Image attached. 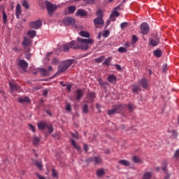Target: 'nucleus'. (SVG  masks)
<instances>
[{
    "mask_svg": "<svg viewBox=\"0 0 179 179\" xmlns=\"http://www.w3.org/2000/svg\"><path fill=\"white\" fill-rule=\"evenodd\" d=\"M77 41H73L70 42V45L73 50H83L84 51H87L90 46L94 44V40L92 38H78Z\"/></svg>",
    "mask_w": 179,
    "mask_h": 179,
    "instance_id": "obj_1",
    "label": "nucleus"
},
{
    "mask_svg": "<svg viewBox=\"0 0 179 179\" xmlns=\"http://www.w3.org/2000/svg\"><path fill=\"white\" fill-rule=\"evenodd\" d=\"M75 62V59H71L66 61L62 62L58 66V71L56 73V75H59V73H62L65 72L72 64Z\"/></svg>",
    "mask_w": 179,
    "mask_h": 179,
    "instance_id": "obj_2",
    "label": "nucleus"
},
{
    "mask_svg": "<svg viewBox=\"0 0 179 179\" xmlns=\"http://www.w3.org/2000/svg\"><path fill=\"white\" fill-rule=\"evenodd\" d=\"M9 86H10V92L12 96H15V92H17L18 93L22 92V90H20V87H19V85H17V84H16V83L13 84L10 82Z\"/></svg>",
    "mask_w": 179,
    "mask_h": 179,
    "instance_id": "obj_3",
    "label": "nucleus"
},
{
    "mask_svg": "<svg viewBox=\"0 0 179 179\" xmlns=\"http://www.w3.org/2000/svg\"><path fill=\"white\" fill-rule=\"evenodd\" d=\"M122 110H124V107L122 106V105H117L115 106L112 110H109L108 114L109 115H113V114L121 113Z\"/></svg>",
    "mask_w": 179,
    "mask_h": 179,
    "instance_id": "obj_4",
    "label": "nucleus"
},
{
    "mask_svg": "<svg viewBox=\"0 0 179 179\" xmlns=\"http://www.w3.org/2000/svg\"><path fill=\"white\" fill-rule=\"evenodd\" d=\"M18 66L21 69V72H26V69H27V66H29V63L26 62L24 59H20L17 63Z\"/></svg>",
    "mask_w": 179,
    "mask_h": 179,
    "instance_id": "obj_5",
    "label": "nucleus"
},
{
    "mask_svg": "<svg viewBox=\"0 0 179 179\" xmlns=\"http://www.w3.org/2000/svg\"><path fill=\"white\" fill-rule=\"evenodd\" d=\"M63 23L65 26H73L75 24V19L71 17H66L63 20Z\"/></svg>",
    "mask_w": 179,
    "mask_h": 179,
    "instance_id": "obj_6",
    "label": "nucleus"
},
{
    "mask_svg": "<svg viewBox=\"0 0 179 179\" xmlns=\"http://www.w3.org/2000/svg\"><path fill=\"white\" fill-rule=\"evenodd\" d=\"M46 6H47V9L48 10L49 15H51L52 12H55V10H57V6L53 5L49 1H46Z\"/></svg>",
    "mask_w": 179,
    "mask_h": 179,
    "instance_id": "obj_7",
    "label": "nucleus"
},
{
    "mask_svg": "<svg viewBox=\"0 0 179 179\" xmlns=\"http://www.w3.org/2000/svg\"><path fill=\"white\" fill-rule=\"evenodd\" d=\"M149 24H148V23L144 22L141 24V30L142 34H148V33H149Z\"/></svg>",
    "mask_w": 179,
    "mask_h": 179,
    "instance_id": "obj_8",
    "label": "nucleus"
},
{
    "mask_svg": "<svg viewBox=\"0 0 179 179\" xmlns=\"http://www.w3.org/2000/svg\"><path fill=\"white\" fill-rule=\"evenodd\" d=\"M43 22H41V20H38L35 22H32L29 24V27L31 29H38V27H41L42 26Z\"/></svg>",
    "mask_w": 179,
    "mask_h": 179,
    "instance_id": "obj_9",
    "label": "nucleus"
},
{
    "mask_svg": "<svg viewBox=\"0 0 179 179\" xmlns=\"http://www.w3.org/2000/svg\"><path fill=\"white\" fill-rule=\"evenodd\" d=\"M117 9H120V6H117L112 12V14L110 16V19L112 20V22L115 20V17H118L120 16V13L117 12Z\"/></svg>",
    "mask_w": 179,
    "mask_h": 179,
    "instance_id": "obj_10",
    "label": "nucleus"
},
{
    "mask_svg": "<svg viewBox=\"0 0 179 179\" xmlns=\"http://www.w3.org/2000/svg\"><path fill=\"white\" fill-rule=\"evenodd\" d=\"M138 83L140 86H142L143 89H148V86H149L148 79L146 78H142L138 81Z\"/></svg>",
    "mask_w": 179,
    "mask_h": 179,
    "instance_id": "obj_11",
    "label": "nucleus"
},
{
    "mask_svg": "<svg viewBox=\"0 0 179 179\" xmlns=\"http://www.w3.org/2000/svg\"><path fill=\"white\" fill-rule=\"evenodd\" d=\"M149 45L150 47H156L157 45H159V38L150 39Z\"/></svg>",
    "mask_w": 179,
    "mask_h": 179,
    "instance_id": "obj_12",
    "label": "nucleus"
},
{
    "mask_svg": "<svg viewBox=\"0 0 179 179\" xmlns=\"http://www.w3.org/2000/svg\"><path fill=\"white\" fill-rule=\"evenodd\" d=\"M87 103L89 101H94V99H96V93L94 92H88L86 97Z\"/></svg>",
    "mask_w": 179,
    "mask_h": 179,
    "instance_id": "obj_13",
    "label": "nucleus"
},
{
    "mask_svg": "<svg viewBox=\"0 0 179 179\" xmlns=\"http://www.w3.org/2000/svg\"><path fill=\"white\" fill-rule=\"evenodd\" d=\"M76 97L77 101H79V100H80V99L83 97V90L80 89H78L76 91Z\"/></svg>",
    "mask_w": 179,
    "mask_h": 179,
    "instance_id": "obj_14",
    "label": "nucleus"
},
{
    "mask_svg": "<svg viewBox=\"0 0 179 179\" xmlns=\"http://www.w3.org/2000/svg\"><path fill=\"white\" fill-rule=\"evenodd\" d=\"M23 47H29V45H31V40H30L29 38L24 36V41L22 43Z\"/></svg>",
    "mask_w": 179,
    "mask_h": 179,
    "instance_id": "obj_15",
    "label": "nucleus"
},
{
    "mask_svg": "<svg viewBox=\"0 0 179 179\" xmlns=\"http://www.w3.org/2000/svg\"><path fill=\"white\" fill-rule=\"evenodd\" d=\"M87 162H94L95 164H100L101 163V158L99 157H95L94 158H90L87 159Z\"/></svg>",
    "mask_w": 179,
    "mask_h": 179,
    "instance_id": "obj_16",
    "label": "nucleus"
},
{
    "mask_svg": "<svg viewBox=\"0 0 179 179\" xmlns=\"http://www.w3.org/2000/svg\"><path fill=\"white\" fill-rule=\"evenodd\" d=\"M47 127H48V124L45 122H40L38 123V129L43 130V129H45Z\"/></svg>",
    "mask_w": 179,
    "mask_h": 179,
    "instance_id": "obj_17",
    "label": "nucleus"
},
{
    "mask_svg": "<svg viewBox=\"0 0 179 179\" xmlns=\"http://www.w3.org/2000/svg\"><path fill=\"white\" fill-rule=\"evenodd\" d=\"M94 23L96 27H97V24H104V21L102 17H96L94 20Z\"/></svg>",
    "mask_w": 179,
    "mask_h": 179,
    "instance_id": "obj_18",
    "label": "nucleus"
},
{
    "mask_svg": "<svg viewBox=\"0 0 179 179\" xmlns=\"http://www.w3.org/2000/svg\"><path fill=\"white\" fill-rule=\"evenodd\" d=\"M108 82H109V83H115L117 82V76L115 75L108 76Z\"/></svg>",
    "mask_w": 179,
    "mask_h": 179,
    "instance_id": "obj_19",
    "label": "nucleus"
},
{
    "mask_svg": "<svg viewBox=\"0 0 179 179\" xmlns=\"http://www.w3.org/2000/svg\"><path fill=\"white\" fill-rule=\"evenodd\" d=\"M76 16H87V13L83 9H79L76 13Z\"/></svg>",
    "mask_w": 179,
    "mask_h": 179,
    "instance_id": "obj_20",
    "label": "nucleus"
},
{
    "mask_svg": "<svg viewBox=\"0 0 179 179\" xmlns=\"http://www.w3.org/2000/svg\"><path fill=\"white\" fill-rule=\"evenodd\" d=\"M21 14H22V8L20 7V4H18L16 6V12H15L16 17L17 19H20Z\"/></svg>",
    "mask_w": 179,
    "mask_h": 179,
    "instance_id": "obj_21",
    "label": "nucleus"
},
{
    "mask_svg": "<svg viewBox=\"0 0 179 179\" xmlns=\"http://www.w3.org/2000/svg\"><path fill=\"white\" fill-rule=\"evenodd\" d=\"M119 164H121L122 166H125L126 167H128V166H131V162L128 160L125 159H121L119 161Z\"/></svg>",
    "mask_w": 179,
    "mask_h": 179,
    "instance_id": "obj_22",
    "label": "nucleus"
},
{
    "mask_svg": "<svg viewBox=\"0 0 179 179\" xmlns=\"http://www.w3.org/2000/svg\"><path fill=\"white\" fill-rule=\"evenodd\" d=\"M71 145L72 146H73V148L75 149H76L78 150V152H80V150H82V148H80V146L78 144H76V142L75 141V140L71 139Z\"/></svg>",
    "mask_w": 179,
    "mask_h": 179,
    "instance_id": "obj_23",
    "label": "nucleus"
},
{
    "mask_svg": "<svg viewBox=\"0 0 179 179\" xmlns=\"http://www.w3.org/2000/svg\"><path fill=\"white\" fill-rule=\"evenodd\" d=\"M133 162L135 163H138L139 164H142L143 163V159L139 158L138 156H133L132 157Z\"/></svg>",
    "mask_w": 179,
    "mask_h": 179,
    "instance_id": "obj_24",
    "label": "nucleus"
},
{
    "mask_svg": "<svg viewBox=\"0 0 179 179\" xmlns=\"http://www.w3.org/2000/svg\"><path fill=\"white\" fill-rule=\"evenodd\" d=\"M39 72L41 75H42V76H48L50 75V72H48V71L43 68L39 69Z\"/></svg>",
    "mask_w": 179,
    "mask_h": 179,
    "instance_id": "obj_25",
    "label": "nucleus"
},
{
    "mask_svg": "<svg viewBox=\"0 0 179 179\" xmlns=\"http://www.w3.org/2000/svg\"><path fill=\"white\" fill-rule=\"evenodd\" d=\"M153 172H145L143 176V179H151Z\"/></svg>",
    "mask_w": 179,
    "mask_h": 179,
    "instance_id": "obj_26",
    "label": "nucleus"
},
{
    "mask_svg": "<svg viewBox=\"0 0 179 179\" xmlns=\"http://www.w3.org/2000/svg\"><path fill=\"white\" fill-rule=\"evenodd\" d=\"M79 36L81 37H85L86 38H89L90 37V34L85 31H82L79 33Z\"/></svg>",
    "mask_w": 179,
    "mask_h": 179,
    "instance_id": "obj_27",
    "label": "nucleus"
},
{
    "mask_svg": "<svg viewBox=\"0 0 179 179\" xmlns=\"http://www.w3.org/2000/svg\"><path fill=\"white\" fill-rule=\"evenodd\" d=\"M69 48H72L71 47V43L65 44L62 46V51H64V52H68V51H69Z\"/></svg>",
    "mask_w": 179,
    "mask_h": 179,
    "instance_id": "obj_28",
    "label": "nucleus"
},
{
    "mask_svg": "<svg viewBox=\"0 0 179 179\" xmlns=\"http://www.w3.org/2000/svg\"><path fill=\"white\" fill-rule=\"evenodd\" d=\"M20 103H30V99L27 96L22 97L18 99Z\"/></svg>",
    "mask_w": 179,
    "mask_h": 179,
    "instance_id": "obj_29",
    "label": "nucleus"
},
{
    "mask_svg": "<svg viewBox=\"0 0 179 179\" xmlns=\"http://www.w3.org/2000/svg\"><path fill=\"white\" fill-rule=\"evenodd\" d=\"M27 36H29V37H30L31 38H34V37H36V31L29 30L27 32Z\"/></svg>",
    "mask_w": 179,
    "mask_h": 179,
    "instance_id": "obj_30",
    "label": "nucleus"
},
{
    "mask_svg": "<svg viewBox=\"0 0 179 179\" xmlns=\"http://www.w3.org/2000/svg\"><path fill=\"white\" fill-rule=\"evenodd\" d=\"M153 55H155V57H157V58H160V57H162V50H154Z\"/></svg>",
    "mask_w": 179,
    "mask_h": 179,
    "instance_id": "obj_31",
    "label": "nucleus"
},
{
    "mask_svg": "<svg viewBox=\"0 0 179 179\" xmlns=\"http://www.w3.org/2000/svg\"><path fill=\"white\" fill-rule=\"evenodd\" d=\"M35 166L39 169V170H43V164L40 161H36L35 162Z\"/></svg>",
    "mask_w": 179,
    "mask_h": 179,
    "instance_id": "obj_32",
    "label": "nucleus"
},
{
    "mask_svg": "<svg viewBox=\"0 0 179 179\" xmlns=\"http://www.w3.org/2000/svg\"><path fill=\"white\" fill-rule=\"evenodd\" d=\"M111 59H113L112 57H108V58L106 59V60L103 62V65H106V66H108V65H110V64L111 63Z\"/></svg>",
    "mask_w": 179,
    "mask_h": 179,
    "instance_id": "obj_33",
    "label": "nucleus"
},
{
    "mask_svg": "<svg viewBox=\"0 0 179 179\" xmlns=\"http://www.w3.org/2000/svg\"><path fill=\"white\" fill-rule=\"evenodd\" d=\"M133 87V92L134 93H138V92H139L141 90V87L138 85H132Z\"/></svg>",
    "mask_w": 179,
    "mask_h": 179,
    "instance_id": "obj_34",
    "label": "nucleus"
},
{
    "mask_svg": "<svg viewBox=\"0 0 179 179\" xmlns=\"http://www.w3.org/2000/svg\"><path fill=\"white\" fill-rule=\"evenodd\" d=\"M76 10V6H70L68 8L69 13H75V11Z\"/></svg>",
    "mask_w": 179,
    "mask_h": 179,
    "instance_id": "obj_35",
    "label": "nucleus"
},
{
    "mask_svg": "<svg viewBox=\"0 0 179 179\" xmlns=\"http://www.w3.org/2000/svg\"><path fill=\"white\" fill-rule=\"evenodd\" d=\"M52 176L53 178H58V171L55 169H52Z\"/></svg>",
    "mask_w": 179,
    "mask_h": 179,
    "instance_id": "obj_36",
    "label": "nucleus"
},
{
    "mask_svg": "<svg viewBox=\"0 0 179 179\" xmlns=\"http://www.w3.org/2000/svg\"><path fill=\"white\" fill-rule=\"evenodd\" d=\"M33 143L34 145H38V143H40V138H38V137L34 136L33 138Z\"/></svg>",
    "mask_w": 179,
    "mask_h": 179,
    "instance_id": "obj_37",
    "label": "nucleus"
},
{
    "mask_svg": "<svg viewBox=\"0 0 179 179\" xmlns=\"http://www.w3.org/2000/svg\"><path fill=\"white\" fill-rule=\"evenodd\" d=\"M96 176L98 177H101V176H104V170L99 169V170L96 171Z\"/></svg>",
    "mask_w": 179,
    "mask_h": 179,
    "instance_id": "obj_38",
    "label": "nucleus"
},
{
    "mask_svg": "<svg viewBox=\"0 0 179 179\" xmlns=\"http://www.w3.org/2000/svg\"><path fill=\"white\" fill-rule=\"evenodd\" d=\"M22 5L25 8V9H29V3L26 0H22Z\"/></svg>",
    "mask_w": 179,
    "mask_h": 179,
    "instance_id": "obj_39",
    "label": "nucleus"
},
{
    "mask_svg": "<svg viewBox=\"0 0 179 179\" xmlns=\"http://www.w3.org/2000/svg\"><path fill=\"white\" fill-rule=\"evenodd\" d=\"M3 13V23H6L8 22V15H6V13H5L4 10L2 12Z\"/></svg>",
    "mask_w": 179,
    "mask_h": 179,
    "instance_id": "obj_40",
    "label": "nucleus"
},
{
    "mask_svg": "<svg viewBox=\"0 0 179 179\" xmlns=\"http://www.w3.org/2000/svg\"><path fill=\"white\" fill-rule=\"evenodd\" d=\"M104 56H101L95 59V62H97V64H100V62H103V61H104Z\"/></svg>",
    "mask_w": 179,
    "mask_h": 179,
    "instance_id": "obj_41",
    "label": "nucleus"
},
{
    "mask_svg": "<svg viewBox=\"0 0 179 179\" xmlns=\"http://www.w3.org/2000/svg\"><path fill=\"white\" fill-rule=\"evenodd\" d=\"M162 166H163L162 171L165 172L167 171V161H164L162 162Z\"/></svg>",
    "mask_w": 179,
    "mask_h": 179,
    "instance_id": "obj_42",
    "label": "nucleus"
},
{
    "mask_svg": "<svg viewBox=\"0 0 179 179\" xmlns=\"http://www.w3.org/2000/svg\"><path fill=\"white\" fill-rule=\"evenodd\" d=\"M118 52H124L127 53L128 52V50H127V48H124V47H120L118 48Z\"/></svg>",
    "mask_w": 179,
    "mask_h": 179,
    "instance_id": "obj_43",
    "label": "nucleus"
},
{
    "mask_svg": "<svg viewBox=\"0 0 179 179\" xmlns=\"http://www.w3.org/2000/svg\"><path fill=\"white\" fill-rule=\"evenodd\" d=\"M83 111L85 114H87V113H89V106L87 105H84L83 108Z\"/></svg>",
    "mask_w": 179,
    "mask_h": 179,
    "instance_id": "obj_44",
    "label": "nucleus"
},
{
    "mask_svg": "<svg viewBox=\"0 0 179 179\" xmlns=\"http://www.w3.org/2000/svg\"><path fill=\"white\" fill-rule=\"evenodd\" d=\"M136 41H138V37L134 35L132 36L131 44H136Z\"/></svg>",
    "mask_w": 179,
    "mask_h": 179,
    "instance_id": "obj_45",
    "label": "nucleus"
},
{
    "mask_svg": "<svg viewBox=\"0 0 179 179\" xmlns=\"http://www.w3.org/2000/svg\"><path fill=\"white\" fill-rule=\"evenodd\" d=\"M46 128H48L49 134H52V132H54V128H52V125H48Z\"/></svg>",
    "mask_w": 179,
    "mask_h": 179,
    "instance_id": "obj_46",
    "label": "nucleus"
},
{
    "mask_svg": "<svg viewBox=\"0 0 179 179\" xmlns=\"http://www.w3.org/2000/svg\"><path fill=\"white\" fill-rule=\"evenodd\" d=\"M108 36H110V31H108V30L104 31V32L103 33V37H104L106 38L108 37Z\"/></svg>",
    "mask_w": 179,
    "mask_h": 179,
    "instance_id": "obj_47",
    "label": "nucleus"
},
{
    "mask_svg": "<svg viewBox=\"0 0 179 179\" xmlns=\"http://www.w3.org/2000/svg\"><path fill=\"white\" fill-rule=\"evenodd\" d=\"M96 16H98V17H103V11H101V10H98L96 11Z\"/></svg>",
    "mask_w": 179,
    "mask_h": 179,
    "instance_id": "obj_48",
    "label": "nucleus"
},
{
    "mask_svg": "<svg viewBox=\"0 0 179 179\" xmlns=\"http://www.w3.org/2000/svg\"><path fill=\"white\" fill-rule=\"evenodd\" d=\"M58 62H59V60L57 58H54L51 62L52 65H57Z\"/></svg>",
    "mask_w": 179,
    "mask_h": 179,
    "instance_id": "obj_49",
    "label": "nucleus"
},
{
    "mask_svg": "<svg viewBox=\"0 0 179 179\" xmlns=\"http://www.w3.org/2000/svg\"><path fill=\"white\" fill-rule=\"evenodd\" d=\"M172 136H173V138L175 139H177V136H178V133L174 130L172 131Z\"/></svg>",
    "mask_w": 179,
    "mask_h": 179,
    "instance_id": "obj_50",
    "label": "nucleus"
},
{
    "mask_svg": "<svg viewBox=\"0 0 179 179\" xmlns=\"http://www.w3.org/2000/svg\"><path fill=\"white\" fill-rule=\"evenodd\" d=\"M128 108H129V111H131V112L134 111V105H132V103H129Z\"/></svg>",
    "mask_w": 179,
    "mask_h": 179,
    "instance_id": "obj_51",
    "label": "nucleus"
},
{
    "mask_svg": "<svg viewBox=\"0 0 179 179\" xmlns=\"http://www.w3.org/2000/svg\"><path fill=\"white\" fill-rule=\"evenodd\" d=\"M66 110L67 111H71L72 110V108L71 107V104L70 103H67L66 106Z\"/></svg>",
    "mask_w": 179,
    "mask_h": 179,
    "instance_id": "obj_52",
    "label": "nucleus"
},
{
    "mask_svg": "<svg viewBox=\"0 0 179 179\" xmlns=\"http://www.w3.org/2000/svg\"><path fill=\"white\" fill-rule=\"evenodd\" d=\"M174 157H176V159H179V150H177L175 152Z\"/></svg>",
    "mask_w": 179,
    "mask_h": 179,
    "instance_id": "obj_53",
    "label": "nucleus"
},
{
    "mask_svg": "<svg viewBox=\"0 0 179 179\" xmlns=\"http://www.w3.org/2000/svg\"><path fill=\"white\" fill-rule=\"evenodd\" d=\"M29 127L31 128L32 132H36V127H34V126L32 124H29Z\"/></svg>",
    "mask_w": 179,
    "mask_h": 179,
    "instance_id": "obj_54",
    "label": "nucleus"
},
{
    "mask_svg": "<svg viewBox=\"0 0 179 179\" xmlns=\"http://www.w3.org/2000/svg\"><path fill=\"white\" fill-rule=\"evenodd\" d=\"M52 55V52H49L46 55V57L45 59H48V61H50V56Z\"/></svg>",
    "mask_w": 179,
    "mask_h": 179,
    "instance_id": "obj_55",
    "label": "nucleus"
},
{
    "mask_svg": "<svg viewBox=\"0 0 179 179\" xmlns=\"http://www.w3.org/2000/svg\"><path fill=\"white\" fill-rule=\"evenodd\" d=\"M84 150L85 152H87V150H89V146H87V144H84Z\"/></svg>",
    "mask_w": 179,
    "mask_h": 179,
    "instance_id": "obj_56",
    "label": "nucleus"
},
{
    "mask_svg": "<svg viewBox=\"0 0 179 179\" xmlns=\"http://www.w3.org/2000/svg\"><path fill=\"white\" fill-rule=\"evenodd\" d=\"M43 96H47V94H48V90H44L43 91Z\"/></svg>",
    "mask_w": 179,
    "mask_h": 179,
    "instance_id": "obj_57",
    "label": "nucleus"
},
{
    "mask_svg": "<svg viewBox=\"0 0 179 179\" xmlns=\"http://www.w3.org/2000/svg\"><path fill=\"white\" fill-rule=\"evenodd\" d=\"M98 82L101 86H103L104 83H103V80L101 78H99Z\"/></svg>",
    "mask_w": 179,
    "mask_h": 179,
    "instance_id": "obj_58",
    "label": "nucleus"
},
{
    "mask_svg": "<svg viewBox=\"0 0 179 179\" xmlns=\"http://www.w3.org/2000/svg\"><path fill=\"white\" fill-rule=\"evenodd\" d=\"M72 89V85H66V90L69 91V92H71V90Z\"/></svg>",
    "mask_w": 179,
    "mask_h": 179,
    "instance_id": "obj_59",
    "label": "nucleus"
},
{
    "mask_svg": "<svg viewBox=\"0 0 179 179\" xmlns=\"http://www.w3.org/2000/svg\"><path fill=\"white\" fill-rule=\"evenodd\" d=\"M52 71H54V69L52 68V66H50L48 68V72H52Z\"/></svg>",
    "mask_w": 179,
    "mask_h": 179,
    "instance_id": "obj_60",
    "label": "nucleus"
},
{
    "mask_svg": "<svg viewBox=\"0 0 179 179\" xmlns=\"http://www.w3.org/2000/svg\"><path fill=\"white\" fill-rule=\"evenodd\" d=\"M127 26V22H123L120 24L121 29H124Z\"/></svg>",
    "mask_w": 179,
    "mask_h": 179,
    "instance_id": "obj_61",
    "label": "nucleus"
},
{
    "mask_svg": "<svg viewBox=\"0 0 179 179\" xmlns=\"http://www.w3.org/2000/svg\"><path fill=\"white\" fill-rule=\"evenodd\" d=\"M115 66H116L117 71H121V66L120 64H115Z\"/></svg>",
    "mask_w": 179,
    "mask_h": 179,
    "instance_id": "obj_62",
    "label": "nucleus"
},
{
    "mask_svg": "<svg viewBox=\"0 0 179 179\" xmlns=\"http://www.w3.org/2000/svg\"><path fill=\"white\" fill-rule=\"evenodd\" d=\"M38 178L39 179H45V177H44L43 176H41V175H37Z\"/></svg>",
    "mask_w": 179,
    "mask_h": 179,
    "instance_id": "obj_63",
    "label": "nucleus"
},
{
    "mask_svg": "<svg viewBox=\"0 0 179 179\" xmlns=\"http://www.w3.org/2000/svg\"><path fill=\"white\" fill-rule=\"evenodd\" d=\"M170 176H171L170 173H166V177H164V179H169L170 178Z\"/></svg>",
    "mask_w": 179,
    "mask_h": 179,
    "instance_id": "obj_64",
    "label": "nucleus"
}]
</instances>
